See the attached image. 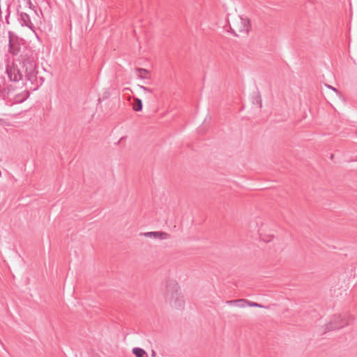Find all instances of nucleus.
I'll return each mask as SVG.
<instances>
[{
	"label": "nucleus",
	"instance_id": "f257e3e1",
	"mask_svg": "<svg viewBox=\"0 0 357 357\" xmlns=\"http://www.w3.org/2000/svg\"><path fill=\"white\" fill-rule=\"evenodd\" d=\"M23 75L31 83H33L37 78L36 57L31 52L26 54L22 57L20 62Z\"/></svg>",
	"mask_w": 357,
	"mask_h": 357
},
{
	"label": "nucleus",
	"instance_id": "f03ea898",
	"mask_svg": "<svg viewBox=\"0 0 357 357\" xmlns=\"http://www.w3.org/2000/svg\"><path fill=\"white\" fill-rule=\"evenodd\" d=\"M230 27L235 36H238L237 31L243 33H248L250 29V21L248 19L239 17Z\"/></svg>",
	"mask_w": 357,
	"mask_h": 357
},
{
	"label": "nucleus",
	"instance_id": "7ed1b4c3",
	"mask_svg": "<svg viewBox=\"0 0 357 357\" xmlns=\"http://www.w3.org/2000/svg\"><path fill=\"white\" fill-rule=\"evenodd\" d=\"M329 328L328 330H335L337 328H342L347 325H348V321L345 317V315L342 314H338L334 315L332 318L331 321L328 323Z\"/></svg>",
	"mask_w": 357,
	"mask_h": 357
},
{
	"label": "nucleus",
	"instance_id": "20e7f679",
	"mask_svg": "<svg viewBox=\"0 0 357 357\" xmlns=\"http://www.w3.org/2000/svg\"><path fill=\"white\" fill-rule=\"evenodd\" d=\"M7 74L11 81L17 82L22 79L24 75L22 69H19L15 65L6 68Z\"/></svg>",
	"mask_w": 357,
	"mask_h": 357
},
{
	"label": "nucleus",
	"instance_id": "39448f33",
	"mask_svg": "<svg viewBox=\"0 0 357 357\" xmlns=\"http://www.w3.org/2000/svg\"><path fill=\"white\" fill-rule=\"evenodd\" d=\"M257 233L259 239L265 243H269L274 238V236L273 234L267 233L266 227L263 224L258 227Z\"/></svg>",
	"mask_w": 357,
	"mask_h": 357
},
{
	"label": "nucleus",
	"instance_id": "423d86ee",
	"mask_svg": "<svg viewBox=\"0 0 357 357\" xmlns=\"http://www.w3.org/2000/svg\"><path fill=\"white\" fill-rule=\"evenodd\" d=\"M140 235L151 239H167L168 238V234L162 231L144 232Z\"/></svg>",
	"mask_w": 357,
	"mask_h": 357
},
{
	"label": "nucleus",
	"instance_id": "0eeeda50",
	"mask_svg": "<svg viewBox=\"0 0 357 357\" xmlns=\"http://www.w3.org/2000/svg\"><path fill=\"white\" fill-rule=\"evenodd\" d=\"M20 20L21 22V24L22 26H26L27 27L30 28L31 30L34 29V26L33 23L31 22L30 15L24 12H21L20 14Z\"/></svg>",
	"mask_w": 357,
	"mask_h": 357
},
{
	"label": "nucleus",
	"instance_id": "6e6552de",
	"mask_svg": "<svg viewBox=\"0 0 357 357\" xmlns=\"http://www.w3.org/2000/svg\"><path fill=\"white\" fill-rule=\"evenodd\" d=\"M20 51V45L11 37L9 39V52L13 55L17 54Z\"/></svg>",
	"mask_w": 357,
	"mask_h": 357
},
{
	"label": "nucleus",
	"instance_id": "1a4fd4ad",
	"mask_svg": "<svg viewBox=\"0 0 357 357\" xmlns=\"http://www.w3.org/2000/svg\"><path fill=\"white\" fill-rule=\"evenodd\" d=\"M130 104L132 106L133 109L135 112L141 111L142 109V102L140 99L134 98H132V100L130 99Z\"/></svg>",
	"mask_w": 357,
	"mask_h": 357
},
{
	"label": "nucleus",
	"instance_id": "9d476101",
	"mask_svg": "<svg viewBox=\"0 0 357 357\" xmlns=\"http://www.w3.org/2000/svg\"><path fill=\"white\" fill-rule=\"evenodd\" d=\"M252 102L256 105L253 109H259L261 108V98L259 94H255L252 96Z\"/></svg>",
	"mask_w": 357,
	"mask_h": 357
},
{
	"label": "nucleus",
	"instance_id": "9b49d317",
	"mask_svg": "<svg viewBox=\"0 0 357 357\" xmlns=\"http://www.w3.org/2000/svg\"><path fill=\"white\" fill-rule=\"evenodd\" d=\"M132 351L136 357H148L146 352L143 349L135 347Z\"/></svg>",
	"mask_w": 357,
	"mask_h": 357
},
{
	"label": "nucleus",
	"instance_id": "f8f14e48",
	"mask_svg": "<svg viewBox=\"0 0 357 357\" xmlns=\"http://www.w3.org/2000/svg\"><path fill=\"white\" fill-rule=\"evenodd\" d=\"M111 96V92L109 91V89H105L101 96L99 98V101H102V100H106L107 99L109 96Z\"/></svg>",
	"mask_w": 357,
	"mask_h": 357
},
{
	"label": "nucleus",
	"instance_id": "ddd939ff",
	"mask_svg": "<svg viewBox=\"0 0 357 357\" xmlns=\"http://www.w3.org/2000/svg\"><path fill=\"white\" fill-rule=\"evenodd\" d=\"M8 121L6 115L5 113H0V124H5Z\"/></svg>",
	"mask_w": 357,
	"mask_h": 357
},
{
	"label": "nucleus",
	"instance_id": "4468645a",
	"mask_svg": "<svg viewBox=\"0 0 357 357\" xmlns=\"http://www.w3.org/2000/svg\"><path fill=\"white\" fill-rule=\"evenodd\" d=\"M326 86L328 89H331L332 91H333L335 92V93L336 94V96H339V97H340V96H341L340 93L338 91V90H337V89H335V88H334V87H333V86H330V85H328V84H326Z\"/></svg>",
	"mask_w": 357,
	"mask_h": 357
},
{
	"label": "nucleus",
	"instance_id": "2eb2a0df",
	"mask_svg": "<svg viewBox=\"0 0 357 357\" xmlns=\"http://www.w3.org/2000/svg\"><path fill=\"white\" fill-rule=\"evenodd\" d=\"M135 70L137 72V73H144V74H148L149 72L148 70L146 69H144V68H137L135 69Z\"/></svg>",
	"mask_w": 357,
	"mask_h": 357
},
{
	"label": "nucleus",
	"instance_id": "dca6fc26",
	"mask_svg": "<svg viewBox=\"0 0 357 357\" xmlns=\"http://www.w3.org/2000/svg\"><path fill=\"white\" fill-rule=\"evenodd\" d=\"M141 88L145 91H148V92H151V89H149V88H146L145 86H141Z\"/></svg>",
	"mask_w": 357,
	"mask_h": 357
},
{
	"label": "nucleus",
	"instance_id": "f3484780",
	"mask_svg": "<svg viewBox=\"0 0 357 357\" xmlns=\"http://www.w3.org/2000/svg\"><path fill=\"white\" fill-rule=\"evenodd\" d=\"M138 76H139L140 78H142V79H145V78H146V76H144V74H142V73H138Z\"/></svg>",
	"mask_w": 357,
	"mask_h": 357
}]
</instances>
